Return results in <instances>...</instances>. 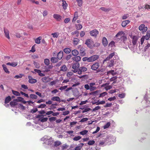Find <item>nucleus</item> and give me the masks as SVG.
Returning <instances> with one entry per match:
<instances>
[{"instance_id":"obj_62","label":"nucleus","mask_w":150,"mask_h":150,"mask_svg":"<svg viewBox=\"0 0 150 150\" xmlns=\"http://www.w3.org/2000/svg\"><path fill=\"white\" fill-rule=\"evenodd\" d=\"M56 118L55 117H52L49 118V120L50 122H52L53 121H55L56 120Z\"/></svg>"},{"instance_id":"obj_60","label":"nucleus","mask_w":150,"mask_h":150,"mask_svg":"<svg viewBox=\"0 0 150 150\" xmlns=\"http://www.w3.org/2000/svg\"><path fill=\"white\" fill-rule=\"evenodd\" d=\"M51 35H53V37L54 38H57L58 37L59 34L58 33L56 32L52 33Z\"/></svg>"},{"instance_id":"obj_16","label":"nucleus","mask_w":150,"mask_h":150,"mask_svg":"<svg viewBox=\"0 0 150 150\" xmlns=\"http://www.w3.org/2000/svg\"><path fill=\"white\" fill-rule=\"evenodd\" d=\"M34 71L35 72L38 73V75L41 76H45L44 74L41 73V71L39 69H34Z\"/></svg>"},{"instance_id":"obj_36","label":"nucleus","mask_w":150,"mask_h":150,"mask_svg":"<svg viewBox=\"0 0 150 150\" xmlns=\"http://www.w3.org/2000/svg\"><path fill=\"white\" fill-rule=\"evenodd\" d=\"M64 51L66 53L69 54L71 50L69 48H65L64 49Z\"/></svg>"},{"instance_id":"obj_39","label":"nucleus","mask_w":150,"mask_h":150,"mask_svg":"<svg viewBox=\"0 0 150 150\" xmlns=\"http://www.w3.org/2000/svg\"><path fill=\"white\" fill-rule=\"evenodd\" d=\"M12 91L13 93L16 96H20V93L19 92L17 91H16L14 90H12Z\"/></svg>"},{"instance_id":"obj_32","label":"nucleus","mask_w":150,"mask_h":150,"mask_svg":"<svg viewBox=\"0 0 150 150\" xmlns=\"http://www.w3.org/2000/svg\"><path fill=\"white\" fill-rule=\"evenodd\" d=\"M62 6L63 8L64 9H67V4L66 3V1H62Z\"/></svg>"},{"instance_id":"obj_31","label":"nucleus","mask_w":150,"mask_h":150,"mask_svg":"<svg viewBox=\"0 0 150 150\" xmlns=\"http://www.w3.org/2000/svg\"><path fill=\"white\" fill-rule=\"evenodd\" d=\"M60 147L62 150H65V149L68 148L69 146L66 144H65L61 146Z\"/></svg>"},{"instance_id":"obj_64","label":"nucleus","mask_w":150,"mask_h":150,"mask_svg":"<svg viewBox=\"0 0 150 150\" xmlns=\"http://www.w3.org/2000/svg\"><path fill=\"white\" fill-rule=\"evenodd\" d=\"M144 8L145 9L149 10L150 9V5L148 4H146Z\"/></svg>"},{"instance_id":"obj_2","label":"nucleus","mask_w":150,"mask_h":150,"mask_svg":"<svg viewBox=\"0 0 150 150\" xmlns=\"http://www.w3.org/2000/svg\"><path fill=\"white\" fill-rule=\"evenodd\" d=\"M139 30L142 31V33L145 32L147 30V28L145 27L144 24L141 25L139 27Z\"/></svg>"},{"instance_id":"obj_54","label":"nucleus","mask_w":150,"mask_h":150,"mask_svg":"<svg viewBox=\"0 0 150 150\" xmlns=\"http://www.w3.org/2000/svg\"><path fill=\"white\" fill-rule=\"evenodd\" d=\"M67 86H61L59 88V89L61 91H62L66 89L67 87Z\"/></svg>"},{"instance_id":"obj_4","label":"nucleus","mask_w":150,"mask_h":150,"mask_svg":"<svg viewBox=\"0 0 150 150\" xmlns=\"http://www.w3.org/2000/svg\"><path fill=\"white\" fill-rule=\"evenodd\" d=\"M98 31L96 30H93L90 32V35L93 37H96L98 34Z\"/></svg>"},{"instance_id":"obj_28","label":"nucleus","mask_w":150,"mask_h":150,"mask_svg":"<svg viewBox=\"0 0 150 150\" xmlns=\"http://www.w3.org/2000/svg\"><path fill=\"white\" fill-rule=\"evenodd\" d=\"M58 58L55 57H52L51 58V61L53 63H56L58 61Z\"/></svg>"},{"instance_id":"obj_7","label":"nucleus","mask_w":150,"mask_h":150,"mask_svg":"<svg viewBox=\"0 0 150 150\" xmlns=\"http://www.w3.org/2000/svg\"><path fill=\"white\" fill-rule=\"evenodd\" d=\"M99 63L96 62L94 64L91 66V69L93 70H96L99 67Z\"/></svg>"},{"instance_id":"obj_10","label":"nucleus","mask_w":150,"mask_h":150,"mask_svg":"<svg viewBox=\"0 0 150 150\" xmlns=\"http://www.w3.org/2000/svg\"><path fill=\"white\" fill-rule=\"evenodd\" d=\"M80 53L81 55L84 56L86 55L85 50L84 48L81 47L80 50Z\"/></svg>"},{"instance_id":"obj_15","label":"nucleus","mask_w":150,"mask_h":150,"mask_svg":"<svg viewBox=\"0 0 150 150\" xmlns=\"http://www.w3.org/2000/svg\"><path fill=\"white\" fill-rule=\"evenodd\" d=\"M63 52L60 51L57 54V58L59 59H61L63 57Z\"/></svg>"},{"instance_id":"obj_6","label":"nucleus","mask_w":150,"mask_h":150,"mask_svg":"<svg viewBox=\"0 0 150 150\" xmlns=\"http://www.w3.org/2000/svg\"><path fill=\"white\" fill-rule=\"evenodd\" d=\"M53 17L57 21H60L62 20V17L60 15L54 14L53 15Z\"/></svg>"},{"instance_id":"obj_61","label":"nucleus","mask_w":150,"mask_h":150,"mask_svg":"<svg viewBox=\"0 0 150 150\" xmlns=\"http://www.w3.org/2000/svg\"><path fill=\"white\" fill-rule=\"evenodd\" d=\"M112 103H107L106 105L104 106L105 107H110L112 105Z\"/></svg>"},{"instance_id":"obj_33","label":"nucleus","mask_w":150,"mask_h":150,"mask_svg":"<svg viewBox=\"0 0 150 150\" xmlns=\"http://www.w3.org/2000/svg\"><path fill=\"white\" fill-rule=\"evenodd\" d=\"M61 144L60 142L57 141H56L54 143V146H55L57 147L60 145Z\"/></svg>"},{"instance_id":"obj_59","label":"nucleus","mask_w":150,"mask_h":150,"mask_svg":"<svg viewBox=\"0 0 150 150\" xmlns=\"http://www.w3.org/2000/svg\"><path fill=\"white\" fill-rule=\"evenodd\" d=\"M125 96V94L124 93L120 94L118 95V97L120 98H123Z\"/></svg>"},{"instance_id":"obj_21","label":"nucleus","mask_w":150,"mask_h":150,"mask_svg":"<svg viewBox=\"0 0 150 150\" xmlns=\"http://www.w3.org/2000/svg\"><path fill=\"white\" fill-rule=\"evenodd\" d=\"M78 17V12H76L74 15V18L72 20V22H74L76 21V19H77Z\"/></svg>"},{"instance_id":"obj_8","label":"nucleus","mask_w":150,"mask_h":150,"mask_svg":"<svg viewBox=\"0 0 150 150\" xmlns=\"http://www.w3.org/2000/svg\"><path fill=\"white\" fill-rule=\"evenodd\" d=\"M87 69L86 67H81L79 68V71L77 73V74L80 75L82 74V72H85L87 71Z\"/></svg>"},{"instance_id":"obj_50","label":"nucleus","mask_w":150,"mask_h":150,"mask_svg":"<svg viewBox=\"0 0 150 150\" xmlns=\"http://www.w3.org/2000/svg\"><path fill=\"white\" fill-rule=\"evenodd\" d=\"M76 29L77 30H80L82 28V25L80 24H78L76 25Z\"/></svg>"},{"instance_id":"obj_52","label":"nucleus","mask_w":150,"mask_h":150,"mask_svg":"<svg viewBox=\"0 0 150 150\" xmlns=\"http://www.w3.org/2000/svg\"><path fill=\"white\" fill-rule=\"evenodd\" d=\"M110 125V122H107L106 125L104 126V129L108 128Z\"/></svg>"},{"instance_id":"obj_11","label":"nucleus","mask_w":150,"mask_h":150,"mask_svg":"<svg viewBox=\"0 0 150 150\" xmlns=\"http://www.w3.org/2000/svg\"><path fill=\"white\" fill-rule=\"evenodd\" d=\"M125 33L122 31L119 32L115 35L116 37H120V38H124V35ZM124 38H125L124 37ZM125 38H126V37Z\"/></svg>"},{"instance_id":"obj_47","label":"nucleus","mask_w":150,"mask_h":150,"mask_svg":"<svg viewBox=\"0 0 150 150\" xmlns=\"http://www.w3.org/2000/svg\"><path fill=\"white\" fill-rule=\"evenodd\" d=\"M81 138V137L79 136L75 137L73 138V140L75 141H77Z\"/></svg>"},{"instance_id":"obj_34","label":"nucleus","mask_w":150,"mask_h":150,"mask_svg":"<svg viewBox=\"0 0 150 150\" xmlns=\"http://www.w3.org/2000/svg\"><path fill=\"white\" fill-rule=\"evenodd\" d=\"M33 64L35 68L39 69L40 67V65L39 64L38 62H36L35 61L33 62Z\"/></svg>"},{"instance_id":"obj_53","label":"nucleus","mask_w":150,"mask_h":150,"mask_svg":"<svg viewBox=\"0 0 150 150\" xmlns=\"http://www.w3.org/2000/svg\"><path fill=\"white\" fill-rule=\"evenodd\" d=\"M23 76V74H20L19 75H16L15 76L14 78L15 79H18L22 78Z\"/></svg>"},{"instance_id":"obj_1","label":"nucleus","mask_w":150,"mask_h":150,"mask_svg":"<svg viewBox=\"0 0 150 150\" xmlns=\"http://www.w3.org/2000/svg\"><path fill=\"white\" fill-rule=\"evenodd\" d=\"M79 64L78 62H75L74 63L72 66V68L74 69L72 70V71L74 73L77 74L79 69Z\"/></svg>"},{"instance_id":"obj_25","label":"nucleus","mask_w":150,"mask_h":150,"mask_svg":"<svg viewBox=\"0 0 150 150\" xmlns=\"http://www.w3.org/2000/svg\"><path fill=\"white\" fill-rule=\"evenodd\" d=\"M79 40L78 38H74L73 42L74 45H77L79 44Z\"/></svg>"},{"instance_id":"obj_35","label":"nucleus","mask_w":150,"mask_h":150,"mask_svg":"<svg viewBox=\"0 0 150 150\" xmlns=\"http://www.w3.org/2000/svg\"><path fill=\"white\" fill-rule=\"evenodd\" d=\"M29 97L33 99H36L38 97L36 95L34 94H31Z\"/></svg>"},{"instance_id":"obj_27","label":"nucleus","mask_w":150,"mask_h":150,"mask_svg":"<svg viewBox=\"0 0 150 150\" xmlns=\"http://www.w3.org/2000/svg\"><path fill=\"white\" fill-rule=\"evenodd\" d=\"M4 32L5 33V36L6 38H10L9 34V31L7 29L4 28Z\"/></svg>"},{"instance_id":"obj_43","label":"nucleus","mask_w":150,"mask_h":150,"mask_svg":"<svg viewBox=\"0 0 150 150\" xmlns=\"http://www.w3.org/2000/svg\"><path fill=\"white\" fill-rule=\"evenodd\" d=\"M88 132V131L87 130H84L80 132L79 133L80 134L82 135H84L86 134Z\"/></svg>"},{"instance_id":"obj_3","label":"nucleus","mask_w":150,"mask_h":150,"mask_svg":"<svg viewBox=\"0 0 150 150\" xmlns=\"http://www.w3.org/2000/svg\"><path fill=\"white\" fill-rule=\"evenodd\" d=\"M85 44L87 45L88 47L91 48L92 47L93 42L91 39H88L86 40Z\"/></svg>"},{"instance_id":"obj_49","label":"nucleus","mask_w":150,"mask_h":150,"mask_svg":"<svg viewBox=\"0 0 150 150\" xmlns=\"http://www.w3.org/2000/svg\"><path fill=\"white\" fill-rule=\"evenodd\" d=\"M82 60L83 61H87L88 62H90L89 57H84L83 58Z\"/></svg>"},{"instance_id":"obj_29","label":"nucleus","mask_w":150,"mask_h":150,"mask_svg":"<svg viewBox=\"0 0 150 150\" xmlns=\"http://www.w3.org/2000/svg\"><path fill=\"white\" fill-rule=\"evenodd\" d=\"M72 54L74 56H77L79 54L78 51L76 50H74L71 52Z\"/></svg>"},{"instance_id":"obj_37","label":"nucleus","mask_w":150,"mask_h":150,"mask_svg":"<svg viewBox=\"0 0 150 150\" xmlns=\"http://www.w3.org/2000/svg\"><path fill=\"white\" fill-rule=\"evenodd\" d=\"M138 38H132V43L134 45H136L138 40Z\"/></svg>"},{"instance_id":"obj_12","label":"nucleus","mask_w":150,"mask_h":150,"mask_svg":"<svg viewBox=\"0 0 150 150\" xmlns=\"http://www.w3.org/2000/svg\"><path fill=\"white\" fill-rule=\"evenodd\" d=\"M53 67V66L52 65L47 66L45 67V72H48L50 71V69H52Z\"/></svg>"},{"instance_id":"obj_51","label":"nucleus","mask_w":150,"mask_h":150,"mask_svg":"<svg viewBox=\"0 0 150 150\" xmlns=\"http://www.w3.org/2000/svg\"><path fill=\"white\" fill-rule=\"evenodd\" d=\"M115 42L113 41H112L109 43L108 46L111 47H112L115 46Z\"/></svg>"},{"instance_id":"obj_42","label":"nucleus","mask_w":150,"mask_h":150,"mask_svg":"<svg viewBox=\"0 0 150 150\" xmlns=\"http://www.w3.org/2000/svg\"><path fill=\"white\" fill-rule=\"evenodd\" d=\"M29 82L31 83H35L37 82V80L35 79H31L29 80Z\"/></svg>"},{"instance_id":"obj_14","label":"nucleus","mask_w":150,"mask_h":150,"mask_svg":"<svg viewBox=\"0 0 150 150\" xmlns=\"http://www.w3.org/2000/svg\"><path fill=\"white\" fill-rule=\"evenodd\" d=\"M130 22V21L129 20H125L123 21L122 23V26L123 27H125L127 24L129 23Z\"/></svg>"},{"instance_id":"obj_56","label":"nucleus","mask_w":150,"mask_h":150,"mask_svg":"<svg viewBox=\"0 0 150 150\" xmlns=\"http://www.w3.org/2000/svg\"><path fill=\"white\" fill-rule=\"evenodd\" d=\"M100 109V107L99 106H97L96 107H95L92 110V111H95L97 110H99Z\"/></svg>"},{"instance_id":"obj_41","label":"nucleus","mask_w":150,"mask_h":150,"mask_svg":"<svg viewBox=\"0 0 150 150\" xmlns=\"http://www.w3.org/2000/svg\"><path fill=\"white\" fill-rule=\"evenodd\" d=\"M146 37V38H150V31L148 30L146 32V35H143L142 38H145Z\"/></svg>"},{"instance_id":"obj_40","label":"nucleus","mask_w":150,"mask_h":150,"mask_svg":"<svg viewBox=\"0 0 150 150\" xmlns=\"http://www.w3.org/2000/svg\"><path fill=\"white\" fill-rule=\"evenodd\" d=\"M44 63L47 66L49 65L50 61L48 59H44Z\"/></svg>"},{"instance_id":"obj_45","label":"nucleus","mask_w":150,"mask_h":150,"mask_svg":"<svg viewBox=\"0 0 150 150\" xmlns=\"http://www.w3.org/2000/svg\"><path fill=\"white\" fill-rule=\"evenodd\" d=\"M76 1L78 3V5L79 6H82V0H76Z\"/></svg>"},{"instance_id":"obj_44","label":"nucleus","mask_w":150,"mask_h":150,"mask_svg":"<svg viewBox=\"0 0 150 150\" xmlns=\"http://www.w3.org/2000/svg\"><path fill=\"white\" fill-rule=\"evenodd\" d=\"M95 143V141L93 140H90L88 142V144L89 145H92Z\"/></svg>"},{"instance_id":"obj_46","label":"nucleus","mask_w":150,"mask_h":150,"mask_svg":"<svg viewBox=\"0 0 150 150\" xmlns=\"http://www.w3.org/2000/svg\"><path fill=\"white\" fill-rule=\"evenodd\" d=\"M107 93L106 92H103L101 93H100V95L99 96V97H103L105 96V95H107Z\"/></svg>"},{"instance_id":"obj_30","label":"nucleus","mask_w":150,"mask_h":150,"mask_svg":"<svg viewBox=\"0 0 150 150\" xmlns=\"http://www.w3.org/2000/svg\"><path fill=\"white\" fill-rule=\"evenodd\" d=\"M60 70L63 71H65L67 70V68L65 65H64L60 67Z\"/></svg>"},{"instance_id":"obj_19","label":"nucleus","mask_w":150,"mask_h":150,"mask_svg":"<svg viewBox=\"0 0 150 150\" xmlns=\"http://www.w3.org/2000/svg\"><path fill=\"white\" fill-rule=\"evenodd\" d=\"M83 145L84 144L83 143L79 144V146H76L74 150H80Z\"/></svg>"},{"instance_id":"obj_5","label":"nucleus","mask_w":150,"mask_h":150,"mask_svg":"<svg viewBox=\"0 0 150 150\" xmlns=\"http://www.w3.org/2000/svg\"><path fill=\"white\" fill-rule=\"evenodd\" d=\"M99 58L98 55H95L89 57L90 62H93L97 59Z\"/></svg>"},{"instance_id":"obj_58","label":"nucleus","mask_w":150,"mask_h":150,"mask_svg":"<svg viewBox=\"0 0 150 150\" xmlns=\"http://www.w3.org/2000/svg\"><path fill=\"white\" fill-rule=\"evenodd\" d=\"M40 38H36L35 40V42L37 44H40V40L41 39H40Z\"/></svg>"},{"instance_id":"obj_17","label":"nucleus","mask_w":150,"mask_h":150,"mask_svg":"<svg viewBox=\"0 0 150 150\" xmlns=\"http://www.w3.org/2000/svg\"><path fill=\"white\" fill-rule=\"evenodd\" d=\"M42 80L43 82L47 83L50 81V79L48 77H45L42 78Z\"/></svg>"},{"instance_id":"obj_26","label":"nucleus","mask_w":150,"mask_h":150,"mask_svg":"<svg viewBox=\"0 0 150 150\" xmlns=\"http://www.w3.org/2000/svg\"><path fill=\"white\" fill-rule=\"evenodd\" d=\"M2 67L3 68V69L4 71L6 73L8 74H9L10 73L9 71H8V69L7 68L5 64H3L2 65Z\"/></svg>"},{"instance_id":"obj_55","label":"nucleus","mask_w":150,"mask_h":150,"mask_svg":"<svg viewBox=\"0 0 150 150\" xmlns=\"http://www.w3.org/2000/svg\"><path fill=\"white\" fill-rule=\"evenodd\" d=\"M17 104L16 102L13 101H11L10 103V104L11 106L17 105Z\"/></svg>"},{"instance_id":"obj_24","label":"nucleus","mask_w":150,"mask_h":150,"mask_svg":"<svg viewBox=\"0 0 150 150\" xmlns=\"http://www.w3.org/2000/svg\"><path fill=\"white\" fill-rule=\"evenodd\" d=\"M11 100V97L10 96H8L6 98L5 101V104H7Z\"/></svg>"},{"instance_id":"obj_63","label":"nucleus","mask_w":150,"mask_h":150,"mask_svg":"<svg viewBox=\"0 0 150 150\" xmlns=\"http://www.w3.org/2000/svg\"><path fill=\"white\" fill-rule=\"evenodd\" d=\"M73 74V73L72 72L70 71L68 72L67 74V76L68 77H70L72 76Z\"/></svg>"},{"instance_id":"obj_23","label":"nucleus","mask_w":150,"mask_h":150,"mask_svg":"<svg viewBox=\"0 0 150 150\" xmlns=\"http://www.w3.org/2000/svg\"><path fill=\"white\" fill-rule=\"evenodd\" d=\"M6 64L13 67H15L18 64L17 62H13L12 63L8 62Z\"/></svg>"},{"instance_id":"obj_9","label":"nucleus","mask_w":150,"mask_h":150,"mask_svg":"<svg viewBox=\"0 0 150 150\" xmlns=\"http://www.w3.org/2000/svg\"><path fill=\"white\" fill-rule=\"evenodd\" d=\"M95 85V83H89V86H90V90L91 91H93L96 89V87L95 86H93Z\"/></svg>"},{"instance_id":"obj_57","label":"nucleus","mask_w":150,"mask_h":150,"mask_svg":"<svg viewBox=\"0 0 150 150\" xmlns=\"http://www.w3.org/2000/svg\"><path fill=\"white\" fill-rule=\"evenodd\" d=\"M20 93L22 95H24L25 97L27 98H29V96L27 94H26L22 91H21L20 92Z\"/></svg>"},{"instance_id":"obj_13","label":"nucleus","mask_w":150,"mask_h":150,"mask_svg":"<svg viewBox=\"0 0 150 150\" xmlns=\"http://www.w3.org/2000/svg\"><path fill=\"white\" fill-rule=\"evenodd\" d=\"M115 55V53L112 52L109 54V55L103 61L105 62L109 60L110 59L112 58V57Z\"/></svg>"},{"instance_id":"obj_38","label":"nucleus","mask_w":150,"mask_h":150,"mask_svg":"<svg viewBox=\"0 0 150 150\" xmlns=\"http://www.w3.org/2000/svg\"><path fill=\"white\" fill-rule=\"evenodd\" d=\"M100 9L102 11H104L105 12L109 11H110V8H105L104 7H101L100 8Z\"/></svg>"},{"instance_id":"obj_22","label":"nucleus","mask_w":150,"mask_h":150,"mask_svg":"<svg viewBox=\"0 0 150 150\" xmlns=\"http://www.w3.org/2000/svg\"><path fill=\"white\" fill-rule=\"evenodd\" d=\"M72 59L73 60L75 61L76 62H78L81 60V58L80 56H78L73 57Z\"/></svg>"},{"instance_id":"obj_48","label":"nucleus","mask_w":150,"mask_h":150,"mask_svg":"<svg viewBox=\"0 0 150 150\" xmlns=\"http://www.w3.org/2000/svg\"><path fill=\"white\" fill-rule=\"evenodd\" d=\"M105 101H98L97 102L95 103H96V105H98L100 104H103L105 103Z\"/></svg>"},{"instance_id":"obj_20","label":"nucleus","mask_w":150,"mask_h":150,"mask_svg":"<svg viewBox=\"0 0 150 150\" xmlns=\"http://www.w3.org/2000/svg\"><path fill=\"white\" fill-rule=\"evenodd\" d=\"M102 43L104 46H106L107 45L108 42L106 38H103Z\"/></svg>"},{"instance_id":"obj_18","label":"nucleus","mask_w":150,"mask_h":150,"mask_svg":"<svg viewBox=\"0 0 150 150\" xmlns=\"http://www.w3.org/2000/svg\"><path fill=\"white\" fill-rule=\"evenodd\" d=\"M52 100L54 101H57L60 102V99L58 96H54L51 98V99Z\"/></svg>"}]
</instances>
